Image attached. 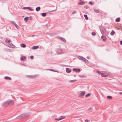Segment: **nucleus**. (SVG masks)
<instances>
[{
    "label": "nucleus",
    "instance_id": "15",
    "mask_svg": "<svg viewBox=\"0 0 122 122\" xmlns=\"http://www.w3.org/2000/svg\"><path fill=\"white\" fill-rule=\"evenodd\" d=\"M41 9V8L39 6L37 7H36V11H38L40 10Z\"/></svg>",
    "mask_w": 122,
    "mask_h": 122
},
{
    "label": "nucleus",
    "instance_id": "51",
    "mask_svg": "<svg viewBox=\"0 0 122 122\" xmlns=\"http://www.w3.org/2000/svg\"><path fill=\"white\" fill-rule=\"evenodd\" d=\"M5 42H6L7 43V39H6L5 41Z\"/></svg>",
    "mask_w": 122,
    "mask_h": 122
},
{
    "label": "nucleus",
    "instance_id": "61",
    "mask_svg": "<svg viewBox=\"0 0 122 122\" xmlns=\"http://www.w3.org/2000/svg\"><path fill=\"white\" fill-rule=\"evenodd\" d=\"M23 65L24 66H25L24 65V64H23Z\"/></svg>",
    "mask_w": 122,
    "mask_h": 122
},
{
    "label": "nucleus",
    "instance_id": "20",
    "mask_svg": "<svg viewBox=\"0 0 122 122\" xmlns=\"http://www.w3.org/2000/svg\"><path fill=\"white\" fill-rule=\"evenodd\" d=\"M25 59V56H22L20 58V60L22 61H24Z\"/></svg>",
    "mask_w": 122,
    "mask_h": 122
},
{
    "label": "nucleus",
    "instance_id": "24",
    "mask_svg": "<svg viewBox=\"0 0 122 122\" xmlns=\"http://www.w3.org/2000/svg\"><path fill=\"white\" fill-rule=\"evenodd\" d=\"M115 33L114 31L112 30L110 34L111 35L113 36L114 35Z\"/></svg>",
    "mask_w": 122,
    "mask_h": 122
},
{
    "label": "nucleus",
    "instance_id": "52",
    "mask_svg": "<svg viewBox=\"0 0 122 122\" xmlns=\"http://www.w3.org/2000/svg\"><path fill=\"white\" fill-rule=\"evenodd\" d=\"M27 76L28 77H29V78H30V75H28Z\"/></svg>",
    "mask_w": 122,
    "mask_h": 122
},
{
    "label": "nucleus",
    "instance_id": "46",
    "mask_svg": "<svg viewBox=\"0 0 122 122\" xmlns=\"http://www.w3.org/2000/svg\"><path fill=\"white\" fill-rule=\"evenodd\" d=\"M120 43L121 45H122V40L120 42Z\"/></svg>",
    "mask_w": 122,
    "mask_h": 122
},
{
    "label": "nucleus",
    "instance_id": "28",
    "mask_svg": "<svg viewBox=\"0 0 122 122\" xmlns=\"http://www.w3.org/2000/svg\"><path fill=\"white\" fill-rule=\"evenodd\" d=\"M92 108L90 107L88 109V112H91L92 110Z\"/></svg>",
    "mask_w": 122,
    "mask_h": 122
},
{
    "label": "nucleus",
    "instance_id": "44",
    "mask_svg": "<svg viewBox=\"0 0 122 122\" xmlns=\"http://www.w3.org/2000/svg\"><path fill=\"white\" fill-rule=\"evenodd\" d=\"M10 40H9L8 41H7V43H9V44L10 43Z\"/></svg>",
    "mask_w": 122,
    "mask_h": 122
},
{
    "label": "nucleus",
    "instance_id": "14",
    "mask_svg": "<svg viewBox=\"0 0 122 122\" xmlns=\"http://www.w3.org/2000/svg\"><path fill=\"white\" fill-rule=\"evenodd\" d=\"M4 78L6 80H11V77L8 76H5Z\"/></svg>",
    "mask_w": 122,
    "mask_h": 122
},
{
    "label": "nucleus",
    "instance_id": "43",
    "mask_svg": "<svg viewBox=\"0 0 122 122\" xmlns=\"http://www.w3.org/2000/svg\"><path fill=\"white\" fill-rule=\"evenodd\" d=\"M28 7H24L23 8V9L24 10H25L26 9H27Z\"/></svg>",
    "mask_w": 122,
    "mask_h": 122
},
{
    "label": "nucleus",
    "instance_id": "31",
    "mask_svg": "<svg viewBox=\"0 0 122 122\" xmlns=\"http://www.w3.org/2000/svg\"><path fill=\"white\" fill-rule=\"evenodd\" d=\"M76 81V80H71L70 81H69L71 82H75Z\"/></svg>",
    "mask_w": 122,
    "mask_h": 122
},
{
    "label": "nucleus",
    "instance_id": "5",
    "mask_svg": "<svg viewBox=\"0 0 122 122\" xmlns=\"http://www.w3.org/2000/svg\"><path fill=\"white\" fill-rule=\"evenodd\" d=\"M58 38L62 42L64 43L66 42V41L65 38L60 37H58Z\"/></svg>",
    "mask_w": 122,
    "mask_h": 122
},
{
    "label": "nucleus",
    "instance_id": "39",
    "mask_svg": "<svg viewBox=\"0 0 122 122\" xmlns=\"http://www.w3.org/2000/svg\"><path fill=\"white\" fill-rule=\"evenodd\" d=\"M89 4L91 5H92L93 4V3L92 1H90L89 2Z\"/></svg>",
    "mask_w": 122,
    "mask_h": 122
},
{
    "label": "nucleus",
    "instance_id": "7",
    "mask_svg": "<svg viewBox=\"0 0 122 122\" xmlns=\"http://www.w3.org/2000/svg\"><path fill=\"white\" fill-rule=\"evenodd\" d=\"M81 93L79 94V96L81 97L84 96L85 94V92L84 91H81Z\"/></svg>",
    "mask_w": 122,
    "mask_h": 122
},
{
    "label": "nucleus",
    "instance_id": "4",
    "mask_svg": "<svg viewBox=\"0 0 122 122\" xmlns=\"http://www.w3.org/2000/svg\"><path fill=\"white\" fill-rule=\"evenodd\" d=\"M56 51L57 53L59 54L62 53L63 52V50L60 48L56 49Z\"/></svg>",
    "mask_w": 122,
    "mask_h": 122
},
{
    "label": "nucleus",
    "instance_id": "32",
    "mask_svg": "<svg viewBox=\"0 0 122 122\" xmlns=\"http://www.w3.org/2000/svg\"><path fill=\"white\" fill-rule=\"evenodd\" d=\"M92 34L93 36H95L96 35V33L95 32H92Z\"/></svg>",
    "mask_w": 122,
    "mask_h": 122
},
{
    "label": "nucleus",
    "instance_id": "63",
    "mask_svg": "<svg viewBox=\"0 0 122 122\" xmlns=\"http://www.w3.org/2000/svg\"><path fill=\"white\" fill-rule=\"evenodd\" d=\"M51 54H52V52H51Z\"/></svg>",
    "mask_w": 122,
    "mask_h": 122
},
{
    "label": "nucleus",
    "instance_id": "34",
    "mask_svg": "<svg viewBox=\"0 0 122 122\" xmlns=\"http://www.w3.org/2000/svg\"><path fill=\"white\" fill-rule=\"evenodd\" d=\"M15 27L17 29H19L20 28L19 26L17 25L16 24L15 25Z\"/></svg>",
    "mask_w": 122,
    "mask_h": 122
},
{
    "label": "nucleus",
    "instance_id": "23",
    "mask_svg": "<svg viewBox=\"0 0 122 122\" xmlns=\"http://www.w3.org/2000/svg\"><path fill=\"white\" fill-rule=\"evenodd\" d=\"M41 15L43 17H45L46 16V13H42Z\"/></svg>",
    "mask_w": 122,
    "mask_h": 122
},
{
    "label": "nucleus",
    "instance_id": "37",
    "mask_svg": "<svg viewBox=\"0 0 122 122\" xmlns=\"http://www.w3.org/2000/svg\"><path fill=\"white\" fill-rule=\"evenodd\" d=\"M97 72L99 74H101V73L100 71L98 70H97Z\"/></svg>",
    "mask_w": 122,
    "mask_h": 122
},
{
    "label": "nucleus",
    "instance_id": "35",
    "mask_svg": "<svg viewBox=\"0 0 122 122\" xmlns=\"http://www.w3.org/2000/svg\"><path fill=\"white\" fill-rule=\"evenodd\" d=\"M52 71H54L55 72H58V73L59 72L58 71L56 70H54L53 69H52Z\"/></svg>",
    "mask_w": 122,
    "mask_h": 122
},
{
    "label": "nucleus",
    "instance_id": "45",
    "mask_svg": "<svg viewBox=\"0 0 122 122\" xmlns=\"http://www.w3.org/2000/svg\"><path fill=\"white\" fill-rule=\"evenodd\" d=\"M76 13V12L75 11H74L72 12V14H75Z\"/></svg>",
    "mask_w": 122,
    "mask_h": 122
},
{
    "label": "nucleus",
    "instance_id": "50",
    "mask_svg": "<svg viewBox=\"0 0 122 122\" xmlns=\"http://www.w3.org/2000/svg\"><path fill=\"white\" fill-rule=\"evenodd\" d=\"M119 94H120V95H122V92H120L119 93Z\"/></svg>",
    "mask_w": 122,
    "mask_h": 122
},
{
    "label": "nucleus",
    "instance_id": "18",
    "mask_svg": "<svg viewBox=\"0 0 122 122\" xmlns=\"http://www.w3.org/2000/svg\"><path fill=\"white\" fill-rule=\"evenodd\" d=\"M120 17H118L116 19L115 21L116 22H118L120 21Z\"/></svg>",
    "mask_w": 122,
    "mask_h": 122
},
{
    "label": "nucleus",
    "instance_id": "38",
    "mask_svg": "<svg viewBox=\"0 0 122 122\" xmlns=\"http://www.w3.org/2000/svg\"><path fill=\"white\" fill-rule=\"evenodd\" d=\"M65 117V116H61V117L60 118V119H61V120L62 119L64 118Z\"/></svg>",
    "mask_w": 122,
    "mask_h": 122
},
{
    "label": "nucleus",
    "instance_id": "2",
    "mask_svg": "<svg viewBox=\"0 0 122 122\" xmlns=\"http://www.w3.org/2000/svg\"><path fill=\"white\" fill-rule=\"evenodd\" d=\"M100 29L101 34L103 35L106 34V29L103 26H101L100 27Z\"/></svg>",
    "mask_w": 122,
    "mask_h": 122
},
{
    "label": "nucleus",
    "instance_id": "56",
    "mask_svg": "<svg viewBox=\"0 0 122 122\" xmlns=\"http://www.w3.org/2000/svg\"><path fill=\"white\" fill-rule=\"evenodd\" d=\"M29 18H31V17L30 16V17H29Z\"/></svg>",
    "mask_w": 122,
    "mask_h": 122
},
{
    "label": "nucleus",
    "instance_id": "62",
    "mask_svg": "<svg viewBox=\"0 0 122 122\" xmlns=\"http://www.w3.org/2000/svg\"><path fill=\"white\" fill-rule=\"evenodd\" d=\"M121 84L122 85V83H121Z\"/></svg>",
    "mask_w": 122,
    "mask_h": 122
},
{
    "label": "nucleus",
    "instance_id": "41",
    "mask_svg": "<svg viewBox=\"0 0 122 122\" xmlns=\"http://www.w3.org/2000/svg\"><path fill=\"white\" fill-rule=\"evenodd\" d=\"M55 120H57L58 121H59L60 120H61V119H60V118H55Z\"/></svg>",
    "mask_w": 122,
    "mask_h": 122
},
{
    "label": "nucleus",
    "instance_id": "55",
    "mask_svg": "<svg viewBox=\"0 0 122 122\" xmlns=\"http://www.w3.org/2000/svg\"><path fill=\"white\" fill-rule=\"evenodd\" d=\"M47 24H46V25H45V26H47Z\"/></svg>",
    "mask_w": 122,
    "mask_h": 122
},
{
    "label": "nucleus",
    "instance_id": "47",
    "mask_svg": "<svg viewBox=\"0 0 122 122\" xmlns=\"http://www.w3.org/2000/svg\"><path fill=\"white\" fill-rule=\"evenodd\" d=\"M47 70H48L50 71H52V69H46Z\"/></svg>",
    "mask_w": 122,
    "mask_h": 122
},
{
    "label": "nucleus",
    "instance_id": "3",
    "mask_svg": "<svg viewBox=\"0 0 122 122\" xmlns=\"http://www.w3.org/2000/svg\"><path fill=\"white\" fill-rule=\"evenodd\" d=\"M27 114L26 113H24L16 117V119H20V118H23L27 116Z\"/></svg>",
    "mask_w": 122,
    "mask_h": 122
},
{
    "label": "nucleus",
    "instance_id": "33",
    "mask_svg": "<svg viewBox=\"0 0 122 122\" xmlns=\"http://www.w3.org/2000/svg\"><path fill=\"white\" fill-rule=\"evenodd\" d=\"M79 77H82V78H83V77L86 78V77L85 75H83V76L80 75L79 76Z\"/></svg>",
    "mask_w": 122,
    "mask_h": 122
},
{
    "label": "nucleus",
    "instance_id": "13",
    "mask_svg": "<svg viewBox=\"0 0 122 122\" xmlns=\"http://www.w3.org/2000/svg\"><path fill=\"white\" fill-rule=\"evenodd\" d=\"M101 38L104 41H105L107 39L106 37L104 36H101Z\"/></svg>",
    "mask_w": 122,
    "mask_h": 122
},
{
    "label": "nucleus",
    "instance_id": "57",
    "mask_svg": "<svg viewBox=\"0 0 122 122\" xmlns=\"http://www.w3.org/2000/svg\"><path fill=\"white\" fill-rule=\"evenodd\" d=\"M34 35H32V37H34Z\"/></svg>",
    "mask_w": 122,
    "mask_h": 122
},
{
    "label": "nucleus",
    "instance_id": "53",
    "mask_svg": "<svg viewBox=\"0 0 122 122\" xmlns=\"http://www.w3.org/2000/svg\"><path fill=\"white\" fill-rule=\"evenodd\" d=\"M63 66H66V65H63Z\"/></svg>",
    "mask_w": 122,
    "mask_h": 122
},
{
    "label": "nucleus",
    "instance_id": "60",
    "mask_svg": "<svg viewBox=\"0 0 122 122\" xmlns=\"http://www.w3.org/2000/svg\"><path fill=\"white\" fill-rule=\"evenodd\" d=\"M119 27H121V26H119Z\"/></svg>",
    "mask_w": 122,
    "mask_h": 122
},
{
    "label": "nucleus",
    "instance_id": "27",
    "mask_svg": "<svg viewBox=\"0 0 122 122\" xmlns=\"http://www.w3.org/2000/svg\"><path fill=\"white\" fill-rule=\"evenodd\" d=\"M91 95V94L90 93H88L85 95V97H88L89 96H90Z\"/></svg>",
    "mask_w": 122,
    "mask_h": 122
},
{
    "label": "nucleus",
    "instance_id": "9",
    "mask_svg": "<svg viewBox=\"0 0 122 122\" xmlns=\"http://www.w3.org/2000/svg\"><path fill=\"white\" fill-rule=\"evenodd\" d=\"M77 57L79 59L82 60L83 61H84V60L85 58L83 57L80 56H78Z\"/></svg>",
    "mask_w": 122,
    "mask_h": 122
},
{
    "label": "nucleus",
    "instance_id": "17",
    "mask_svg": "<svg viewBox=\"0 0 122 122\" xmlns=\"http://www.w3.org/2000/svg\"><path fill=\"white\" fill-rule=\"evenodd\" d=\"M20 46L23 48H25L26 47V45L24 44H21L20 45Z\"/></svg>",
    "mask_w": 122,
    "mask_h": 122
},
{
    "label": "nucleus",
    "instance_id": "1",
    "mask_svg": "<svg viewBox=\"0 0 122 122\" xmlns=\"http://www.w3.org/2000/svg\"><path fill=\"white\" fill-rule=\"evenodd\" d=\"M14 103V101L13 100H11L10 101H6L4 102L2 104V106L5 107L10 104L12 105Z\"/></svg>",
    "mask_w": 122,
    "mask_h": 122
},
{
    "label": "nucleus",
    "instance_id": "59",
    "mask_svg": "<svg viewBox=\"0 0 122 122\" xmlns=\"http://www.w3.org/2000/svg\"><path fill=\"white\" fill-rule=\"evenodd\" d=\"M51 34H50V35H51Z\"/></svg>",
    "mask_w": 122,
    "mask_h": 122
},
{
    "label": "nucleus",
    "instance_id": "16",
    "mask_svg": "<svg viewBox=\"0 0 122 122\" xmlns=\"http://www.w3.org/2000/svg\"><path fill=\"white\" fill-rule=\"evenodd\" d=\"M101 76L103 77H106L107 76V75H105V74L103 73H101Z\"/></svg>",
    "mask_w": 122,
    "mask_h": 122
},
{
    "label": "nucleus",
    "instance_id": "30",
    "mask_svg": "<svg viewBox=\"0 0 122 122\" xmlns=\"http://www.w3.org/2000/svg\"><path fill=\"white\" fill-rule=\"evenodd\" d=\"M11 23L14 24V25H15L16 24V23L14 21H11Z\"/></svg>",
    "mask_w": 122,
    "mask_h": 122
},
{
    "label": "nucleus",
    "instance_id": "10",
    "mask_svg": "<svg viewBox=\"0 0 122 122\" xmlns=\"http://www.w3.org/2000/svg\"><path fill=\"white\" fill-rule=\"evenodd\" d=\"M66 72L68 73H69L71 72V69H69V68H66Z\"/></svg>",
    "mask_w": 122,
    "mask_h": 122
},
{
    "label": "nucleus",
    "instance_id": "25",
    "mask_svg": "<svg viewBox=\"0 0 122 122\" xmlns=\"http://www.w3.org/2000/svg\"><path fill=\"white\" fill-rule=\"evenodd\" d=\"M94 10L95 12L97 13H98L99 12V10L96 9H94Z\"/></svg>",
    "mask_w": 122,
    "mask_h": 122
},
{
    "label": "nucleus",
    "instance_id": "40",
    "mask_svg": "<svg viewBox=\"0 0 122 122\" xmlns=\"http://www.w3.org/2000/svg\"><path fill=\"white\" fill-rule=\"evenodd\" d=\"M84 7L86 9H87L89 7L85 5L84 6Z\"/></svg>",
    "mask_w": 122,
    "mask_h": 122
},
{
    "label": "nucleus",
    "instance_id": "49",
    "mask_svg": "<svg viewBox=\"0 0 122 122\" xmlns=\"http://www.w3.org/2000/svg\"><path fill=\"white\" fill-rule=\"evenodd\" d=\"M85 121L86 122H88L89 121L88 120H87V119H86L85 120Z\"/></svg>",
    "mask_w": 122,
    "mask_h": 122
},
{
    "label": "nucleus",
    "instance_id": "26",
    "mask_svg": "<svg viewBox=\"0 0 122 122\" xmlns=\"http://www.w3.org/2000/svg\"><path fill=\"white\" fill-rule=\"evenodd\" d=\"M107 98L109 99H111L112 98V97L111 96H107Z\"/></svg>",
    "mask_w": 122,
    "mask_h": 122
},
{
    "label": "nucleus",
    "instance_id": "21",
    "mask_svg": "<svg viewBox=\"0 0 122 122\" xmlns=\"http://www.w3.org/2000/svg\"><path fill=\"white\" fill-rule=\"evenodd\" d=\"M29 19V17H25L24 18V20L25 22H27Z\"/></svg>",
    "mask_w": 122,
    "mask_h": 122
},
{
    "label": "nucleus",
    "instance_id": "54",
    "mask_svg": "<svg viewBox=\"0 0 122 122\" xmlns=\"http://www.w3.org/2000/svg\"><path fill=\"white\" fill-rule=\"evenodd\" d=\"M87 58L88 59H90V58L88 56H87Z\"/></svg>",
    "mask_w": 122,
    "mask_h": 122
},
{
    "label": "nucleus",
    "instance_id": "6",
    "mask_svg": "<svg viewBox=\"0 0 122 122\" xmlns=\"http://www.w3.org/2000/svg\"><path fill=\"white\" fill-rule=\"evenodd\" d=\"M73 71H75L76 72H80L81 70L79 68H74L72 69Z\"/></svg>",
    "mask_w": 122,
    "mask_h": 122
},
{
    "label": "nucleus",
    "instance_id": "36",
    "mask_svg": "<svg viewBox=\"0 0 122 122\" xmlns=\"http://www.w3.org/2000/svg\"><path fill=\"white\" fill-rule=\"evenodd\" d=\"M35 76H33L32 75H31V76H30V78H35Z\"/></svg>",
    "mask_w": 122,
    "mask_h": 122
},
{
    "label": "nucleus",
    "instance_id": "58",
    "mask_svg": "<svg viewBox=\"0 0 122 122\" xmlns=\"http://www.w3.org/2000/svg\"><path fill=\"white\" fill-rule=\"evenodd\" d=\"M79 0L80 1H81V0Z\"/></svg>",
    "mask_w": 122,
    "mask_h": 122
},
{
    "label": "nucleus",
    "instance_id": "29",
    "mask_svg": "<svg viewBox=\"0 0 122 122\" xmlns=\"http://www.w3.org/2000/svg\"><path fill=\"white\" fill-rule=\"evenodd\" d=\"M84 61V62H85L86 63H89V61L87 60L86 59V58H85Z\"/></svg>",
    "mask_w": 122,
    "mask_h": 122
},
{
    "label": "nucleus",
    "instance_id": "42",
    "mask_svg": "<svg viewBox=\"0 0 122 122\" xmlns=\"http://www.w3.org/2000/svg\"><path fill=\"white\" fill-rule=\"evenodd\" d=\"M30 58L31 59H32L34 58V56H31L30 57Z\"/></svg>",
    "mask_w": 122,
    "mask_h": 122
},
{
    "label": "nucleus",
    "instance_id": "48",
    "mask_svg": "<svg viewBox=\"0 0 122 122\" xmlns=\"http://www.w3.org/2000/svg\"><path fill=\"white\" fill-rule=\"evenodd\" d=\"M55 10H52L51 11H50L49 12H53L54 11H55Z\"/></svg>",
    "mask_w": 122,
    "mask_h": 122
},
{
    "label": "nucleus",
    "instance_id": "22",
    "mask_svg": "<svg viewBox=\"0 0 122 122\" xmlns=\"http://www.w3.org/2000/svg\"><path fill=\"white\" fill-rule=\"evenodd\" d=\"M27 9H28L30 11H33L34 10V9H32V8L30 7H28Z\"/></svg>",
    "mask_w": 122,
    "mask_h": 122
},
{
    "label": "nucleus",
    "instance_id": "11",
    "mask_svg": "<svg viewBox=\"0 0 122 122\" xmlns=\"http://www.w3.org/2000/svg\"><path fill=\"white\" fill-rule=\"evenodd\" d=\"M85 2L84 1H81L77 3V4L80 5H83L85 4Z\"/></svg>",
    "mask_w": 122,
    "mask_h": 122
},
{
    "label": "nucleus",
    "instance_id": "8",
    "mask_svg": "<svg viewBox=\"0 0 122 122\" xmlns=\"http://www.w3.org/2000/svg\"><path fill=\"white\" fill-rule=\"evenodd\" d=\"M8 46L11 48H15V46L12 43H10L8 45Z\"/></svg>",
    "mask_w": 122,
    "mask_h": 122
},
{
    "label": "nucleus",
    "instance_id": "12",
    "mask_svg": "<svg viewBox=\"0 0 122 122\" xmlns=\"http://www.w3.org/2000/svg\"><path fill=\"white\" fill-rule=\"evenodd\" d=\"M39 47L38 46H34L32 47V49L33 50L36 49L38 48Z\"/></svg>",
    "mask_w": 122,
    "mask_h": 122
},
{
    "label": "nucleus",
    "instance_id": "19",
    "mask_svg": "<svg viewBox=\"0 0 122 122\" xmlns=\"http://www.w3.org/2000/svg\"><path fill=\"white\" fill-rule=\"evenodd\" d=\"M84 16L85 17V19L86 20H87L88 19V18L87 16V15L86 14H84Z\"/></svg>",
    "mask_w": 122,
    "mask_h": 122
}]
</instances>
